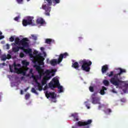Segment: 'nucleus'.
I'll list each match as a JSON object with an SVG mask.
<instances>
[{
    "label": "nucleus",
    "mask_w": 128,
    "mask_h": 128,
    "mask_svg": "<svg viewBox=\"0 0 128 128\" xmlns=\"http://www.w3.org/2000/svg\"><path fill=\"white\" fill-rule=\"evenodd\" d=\"M18 20H20V16H17L14 18V20H16V22H18Z\"/></svg>",
    "instance_id": "38"
},
{
    "label": "nucleus",
    "mask_w": 128,
    "mask_h": 128,
    "mask_svg": "<svg viewBox=\"0 0 128 128\" xmlns=\"http://www.w3.org/2000/svg\"><path fill=\"white\" fill-rule=\"evenodd\" d=\"M89 90H90V92H94V88L92 86H90L89 87Z\"/></svg>",
    "instance_id": "32"
},
{
    "label": "nucleus",
    "mask_w": 128,
    "mask_h": 128,
    "mask_svg": "<svg viewBox=\"0 0 128 128\" xmlns=\"http://www.w3.org/2000/svg\"><path fill=\"white\" fill-rule=\"evenodd\" d=\"M30 0H27L28 2H30Z\"/></svg>",
    "instance_id": "60"
},
{
    "label": "nucleus",
    "mask_w": 128,
    "mask_h": 128,
    "mask_svg": "<svg viewBox=\"0 0 128 128\" xmlns=\"http://www.w3.org/2000/svg\"><path fill=\"white\" fill-rule=\"evenodd\" d=\"M30 68H24V70H22V72H21V74H23V76H26V72H28V70Z\"/></svg>",
    "instance_id": "23"
},
{
    "label": "nucleus",
    "mask_w": 128,
    "mask_h": 128,
    "mask_svg": "<svg viewBox=\"0 0 128 128\" xmlns=\"http://www.w3.org/2000/svg\"><path fill=\"white\" fill-rule=\"evenodd\" d=\"M108 70V65L105 64L102 66V74H106V72Z\"/></svg>",
    "instance_id": "15"
},
{
    "label": "nucleus",
    "mask_w": 128,
    "mask_h": 128,
    "mask_svg": "<svg viewBox=\"0 0 128 128\" xmlns=\"http://www.w3.org/2000/svg\"><path fill=\"white\" fill-rule=\"evenodd\" d=\"M72 66L76 70H80V64H78V62L72 63Z\"/></svg>",
    "instance_id": "14"
},
{
    "label": "nucleus",
    "mask_w": 128,
    "mask_h": 128,
    "mask_svg": "<svg viewBox=\"0 0 128 128\" xmlns=\"http://www.w3.org/2000/svg\"><path fill=\"white\" fill-rule=\"evenodd\" d=\"M6 55L4 54L1 56V60L4 62L5 60H6Z\"/></svg>",
    "instance_id": "30"
},
{
    "label": "nucleus",
    "mask_w": 128,
    "mask_h": 128,
    "mask_svg": "<svg viewBox=\"0 0 128 128\" xmlns=\"http://www.w3.org/2000/svg\"><path fill=\"white\" fill-rule=\"evenodd\" d=\"M79 64L81 66V70L88 72L90 70V66L92 62L90 60H86V59L81 60L78 62Z\"/></svg>",
    "instance_id": "2"
},
{
    "label": "nucleus",
    "mask_w": 128,
    "mask_h": 128,
    "mask_svg": "<svg viewBox=\"0 0 128 128\" xmlns=\"http://www.w3.org/2000/svg\"><path fill=\"white\" fill-rule=\"evenodd\" d=\"M2 32L0 31V36H2Z\"/></svg>",
    "instance_id": "53"
},
{
    "label": "nucleus",
    "mask_w": 128,
    "mask_h": 128,
    "mask_svg": "<svg viewBox=\"0 0 128 128\" xmlns=\"http://www.w3.org/2000/svg\"><path fill=\"white\" fill-rule=\"evenodd\" d=\"M15 71L16 72V74H22V68H14Z\"/></svg>",
    "instance_id": "22"
},
{
    "label": "nucleus",
    "mask_w": 128,
    "mask_h": 128,
    "mask_svg": "<svg viewBox=\"0 0 128 128\" xmlns=\"http://www.w3.org/2000/svg\"><path fill=\"white\" fill-rule=\"evenodd\" d=\"M30 88V87H28L24 89V92H28V90Z\"/></svg>",
    "instance_id": "47"
},
{
    "label": "nucleus",
    "mask_w": 128,
    "mask_h": 128,
    "mask_svg": "<svg viewBox=\"0 0 128 128\" xmlns=\"http://www.w3.org/2000/svg\"><path fill=\"white\" fill-rule=\"evenodd\" d=\"M16 1L18 2V4H22L24 0H16Z\"/></svg>",
    "instance_id": "35"
},
{
    "label": "nucleus",
    "mask_w": 128,
    "mask_h": 128,
    "mask_svg": "<svg viewBox=\"0 0 128 128\" xmlns=\"http://www.w3.org/2000/svg\"><path fill=\"white\" fill-rule=\"evenodd\" d=\"M34 68H36V70H37L38 74H39L40 76H44V69L42 68V67H40V66H38V65H34Z\"/></svg>",
    "instance_id": "8"
},
{
    "label": "nucleus",
    "mask_w": 128,
    "mask_h": 128,
    "mask_svg": "<svg viewBox=\"0 0 128 128\" xmlns=\"http://www.w3.org/2000/svg\"><path fill=\"white\" fill-rule=\"evenodd\" d=\"M46 2H47L48 4L42 5V8L43 10H45V14L47 16H50V10H52V8L50 7V6L52 4V0H46Z\"/></svg>",
    "instance_id": "4"
},
{
    "label": "nucleus",
    "mask_w": 128,
    "mask_h": 128,
    "mask_svg": "<svg viewBox=\"0 0 128 128\" xmlns=\"http://www.w3.org/2000/svg\"><path fill=\"white\" fill-rule=\"evenodd\" d=\"M36 22L38 24H40V26H44V24H46V21L42 18H38Z\"/></svg>",
    "instance_id": "13"
},
{
    "label": "nucleus",
    "mask_w": 128,
    "mask_h": 128,
    "mask_svg": "<svg viewBox=\"0 0 128 128\" xmlns=\"http://www.w3.org/2000/svg\"><path fill=\"white\" fill-rule=\"evenodd\" d=\"M24 76L21 77V80H24Z\"/></svg>",
    "instance_id": "52"
},
{
    "label": "nucleus",
    "mask_w": 128,
    "mask_h": 128,
    "mask_svg": "<svg viewBox=\"0 0 128 128\" xmlns=\"http://www.w3.org/2000/svg\"><path fill=\"white\" fill-rule=\"evenodd\" d=\"M14 68H16V64H14Z\"/></svg>",
    "instance_id": "55"
},
{
    "label": "nucleus",
    "mask_w": 128,
    "mask_h": 128,
    "mask_svg": "<svg viewBox=\"0 0 128 128\" xmlns=\"http://www.w3.org/2000/svg\"><path fill=\"white\" fill-rule=\"evenodd\" d=\"M44 90H48V85L44 86Z\"/></svg>",
    "instance_id": "45"
},
{
    "label": "nucleus",
    "mask_w": 128,
    "mask_h": 128,
    "mask_svg": "<svg viewBox=\"0 0 128 128\" xmlns=\"http://www.w3.org/2000/svg\"><path fill=\"white\" fill-rule=\"evenodd\" d=\"M86 108H88V109L90 108V106L87 104H86Z\"/></svg>",
    "instance_id": "50"
},
{
    "label": "nucleus",
    "mask_w": 128,
    "mask_h": 128,
    "mask_svg": "<svg viewBox=\"0 0 128 128\" xmlns=\"http://www.w3.org/2000/svg\"><path fill=\"white\" fill-rule=\"evenodd\" d=\"M58 88V90H60L58 91L59 94H60V92H64V88H62V86H60H60H57Z\"/></svg>",
    "instance_id": "24"
},
{
    "label": "nucleus",
    "mask_w": 128,
    "mask_h": 128,
    "mask_svg": "<svg viewBox=\"0 0 128 128\" xmlns=\"http://www.w3.org/2000/svg\"><path fill=\"white\" fill-rule=\"evenodd\" d=\"M32 78H33V80L34 81V82H36V84H38V78L34 76H32Z\"/></svg>",
    "instance_id": "31"
},
{
    "label": "nucleus",
    "mask_w": 128,
    "mask_h": 128,
    "mask_svg": "<svg viewBox=\"0 0 128 128\" xmlns=\"http://www.w3.org/2000/svg\"><path fill=\"white\" fill-rule=\"evenodd\" d=\"M15 44H20V38H16Z\"/></svg>",
    "instance_id": "29"
},
{
    "label": "nucleus",
    "mask_w": 128,
    "mask_h": 128,
    "mask_svg": "<svg viewBox=\"0 0 128 128\" xmlns=\"http://www.w3.org/2000/svg\"><path fill=\"white\" fill-rule=\"evenodd\" d=\"M89 50H92L90 48Z\"/></svg>",
    "instance_id": "63"
},
{
    "label": "nucleus",
    "mask_w": 128,
    "mask_h": 128,
    "mask_svg": "<svg viewBox=\"0 0 128 128\" xmlns=\"http://www.w3.org/2000/svg\"><path fill=\"white\" fill-rule=\"evenodd\" d=\"M92 104H100V98L94 96V95L92 96Z\"/></svg>",
    "instance_id": "10"
},
{
    "label": "nucleus",
    "mask_w": 128,
    "mask_h": 128,
    "mask_svg": "<svg viewBox=\"0 0 128 128\" xmlns=\"http://www.w3.org/2000/svg\"><path fill=\"white\" fill-rule=\"evenodd\" d=\"M53 2H54L56 4H60V0H52Z\"/></svg>",
    "instance_id": "41"
},
{
    "label": "nucleus",
    "mask_w": 128,
    "mask_h": 128,
    "mask_svg": "<svg viewBox=\"0 0 128 128\" xmlns=\"http://www.w3.org/2000/svg\"><path fill=\"white\" fill-rule=\"evenodd\" d=\"M67 56H68V52H64V54H61L59 56L58 60L56 61V59H52L50 61V64L51 66H54L58 64H60L61 62H62L63 58H66Z\"/></svg>",
    "instance_id": "3"
},
{
    "label": "nucleus",
    "mask_w": 128,
    "mask_h": 128,
    "mask_svg": "<svg viewBox=\"0 0 128 128\" xmlns=\"http://www.w3.org/2000/svg\"><path fill=\"white\" fill-rule=\"evenodd\" d=\"M114 71H111L110 74L108 72L106 74L108 76H109V78H112V76H114Z\"/></svg>",
    "instance_id": "28"
},
{
    "label": "nucleus",
    "mask_w": 128,
    "mask_h": 128,
    "mask_svg": "<svg viewBox=\"0 0 128 128\" xmlns=\"http://www.w3.org/2000/svg\"><path fill=\"white\" fill-rule=\"evenodd\" d=\"M72 128H76V126H72Z\"/></svg>",
    "instance_id": "57"
},
{
    "label": "nucleus",
    "mask_w": 128,
    "mask_h": 128,
    "mask_svg": "<svg viewBox=\"0 0 128 128\" xmlns=\"http://www.w3.org/2000/svg\"><path fill=\"white\" fill-rule=\"evenodd\" d=\"M6 66V63H4V62L0 64V66Z\"/></svg>",
    "instance_id": "43"
},
{
    "label": "nucleus",
    "mask_w": 128,
    "mask_h": 128,
    "mask_svg": "<svg viewBox=\"0 0 128 128\" xmlns=\"http://www.w3.org/2000/svg\"><path fill=\"white\" fill-rule=\"evenodd\" d=\"M32 92H33L34 94H38V93L36 90V89L34 88H32Z\"/></svg>",
    "instance_id": "33"
},
{
    "label": "nucleus",
    "mask_w": 128,
    "mask_h": 128,
    "mask_svg": "<svg viewBox=\"0 0 128 128\" xmlns=\"http://www.w3.org/2000/svg\"><path fill=\"white\" fill-rule=\"evenodd\" d=\"M106 112H112V110L110 109V108H108V109H106Z\"/></svg>",
    "instance_id": "44"
},
{
    "label": "nucleus",
    "mask_w": 128,
    "mask_h": 128,
    "mask_svg": "<svg viewBox=\"0 0 128 128\" xmlns=\"http://www.w3.org/2000/svg\"><path fill=\"white\" fill-rule=\"evenodd\" d=\"M86 104H88V102H85Z\"/></svg>",
    "instance_id": "62"
},
{
    "label": "nucleus",
    "mask_w": 128,
    "mask_h": 128,
    "mask_svg": "<svg viewBox=\"0 0 128 128\" xmlns=\"http://www.w3.org/2000/svg\"><path fill=\"white\" fill-rule=\"evenodd\" d=\"M20 50V46L18 47L17 46L13 47L12 48V52H18Z\"/></svg>",
    "instance_id": "19"
},
{
    "label": "nucleus",
    "mask_w": 128,
    "mask_h": 128,
    "mask_svg": "<svg viewBox=\"0 0 128 128\" xmlns=\"http://www.w3.org/2000/svg\"><path fill=\"white\" fill-rule=\"evenodd\" d=\"M60 84V81L58 80L53 78L52 80V82H50L49 84V86L52 88V90H54V88H56V86H58Z\"/></svg>",
    "instance_id": "7"
},
{
    "label": "nucleus",
    "mask_w": 128,
    "mask_h": 128,
    "mask_svg": "<svg viewBox=\"0 0 128 128\" xmlns=\"http://www.w3.org/2000/svg\"><path fill=\"white\" fill-rule=\"evenodd\" d=\"M52 40L50 38H46V40L45 42L46 44H52Z\"/></svg>",
    "instance_id": "27"
},
{
    "label": "nucleus",
    "mask_w": 128,
    "mask_h": 128,
    "mask_svg": "<svg viewBox=\"0 0 128 128\" xmlns=\"http://www.w3.org/2000/svg\"><path fill=\"white\" fill-rule=\"evenodd\" d=\"M47 60H48V59Z\"/></svg>",
    "instance_id": "64"
},
{
    "label": "nucleus",
    "mask_w": 128,
    "mask_h": 128,
    "mask_svg": "<svg viewBox=\"0 0 128 128\" xmlns=\"http://www.w3.org/2000/svg\"><path fill=\"white\" fill-rule=\"evenodd\" d=\"M22 63L25 68H28V66L30 65V62H28L26 60H22Z\"/></svg>",
    "instance_id": "17"
},
{
    "label": "nucleus",
    "mask_w": 128,
    "mask_h": 128,
    "mask_svg": "<svg viewBox=\"0 0 128 128\" xmlns=\"http://www.w3.org/2000/svg\"><path fill=\"white\" fill-rule=\"evenodd\" d=\"M28 42V38H23L20 40V46H20V50H24V48H28V46H30Z\"/></svg>",
    "instance_id": "6"
},
{
    "label": "nucleus",
    "mask_w": 128,
    "mask_h": 128,
    "mask_svg": "<svg viewBox=\"0 0 128 128\" xmlns=\"http://www.w3.org/2000/svg\"><path fill=\"white\" fill-rule=\"evenodd\" d=\"M36 84H37L36 86L38 88V90H40V92L42 91V87L44 86H42V84H40V82Z\"/></svg>",
    "instance_id": "20"
},
{
    "label": "nucleus",
    "mask_w": 128,
    "mask_h": 128,
    "mask_svg": "<svg viewBox=\"0 0 128 128\" xmlns=\"http://www.w3.org/2000/svg\"><path fill=\"white\" fill-rule=\"evenodd\" d=\"M105 90H106V88L104 86H102V89L100 90V94L102 96H104V94H105L106 92Z\"/></svg>",
    "instance_id": "21"
},
{
    "label": "nucleus",
    "mask_w": 128,
    "mask_h": 128,
    "mask_svg": "<svg viewBox=\"0 0 128 128\" xmlns=\"http://www.w3.org/2000/svg\"><path fill=\"white\" fill-rule=\"evenodd\" d=\"M44 58L42 57V60L39 62V66H44Z\"/></svg>",
    "instance_id": "26"
},
{
    "label": "nucleus",
    "mask_w": 128,
    "mask_h": 128,
    "mask_svg": "<svg viewBox=\"0 0 128 128\" xmlns=\"http://www.w3.org/2000/svg\"><path fill=\"white\" fill-rule=\"evenodd\" d=\"M103 84L106 86H110V82L108 80H104Z\"/></svg>",
    "instance_id": "25"
},
{
    "label": "nucleus",
    "mask_w": 128,
    "mask_h": 128,
    "mask_svg": "<svg viewBox=\"0 0 128 128\" xmlns=\"http://www.w3.org/2000/svg\"><path fill=\"white\" fill-rule=\"evenodd\" d=\"M46 98H50L52 100L56 98V94H54V92H46Z\"/></svg>",
    "instance_id": "9"
},
{
    "label": "nucleus",
    "mask_w": 128,
    "mask_h": 128,
    "mask_svg": "<svg viewBox=\"0 0 128 128\" xmlns=\"http://www.w3.org/2000/svg\"><path fill=\"white\" fill-rule=\"evenodd\" d=\"M99 108H102V106H99Z\"/></svg>",
    "instance_id": "56"
},
{
    "label": "nucleus",
    "mask_w": 128,
    "mask_h": 128,
    "mask_svg": "<svg viewBox=\"0 0 128 128\" xmlns=\"http://www.w3.org/2000/svg\"><path fill=\"white\" fill-rule=\"evenodd\" d=\"M82 38V37H80V38Z\"/></svg>",
    "instance_id": "58"
},
{
    "label": "nucleus",
    "mask_w": 128,
    "mask_h": 128,
    "mask_svg": "<svg viewBox=\"0 0 128 128\" xmlns=\"http://www.w3.org/2000/svg\"><path fill=\"white\" fill-rule=\"evenodd\" d=\"M2 38H4V36H0V40H2Z\"/></svg>",
    "instance_id": "46"
},
{
    "label": "nucleus",
    "mask_w": 128,
    "mask_h": 128,
    "mask_svg": "<svg viewBox=\"0 0 128 128\" xmlns=\"http://www.w3.org/2000/svg\"><path fill=\"white\" fill-rule=\"evenodd\" d=\"M31 36L33 40H36L38 39V38H36V36L34 35V34H32Z\"/></svg>",
    "instance_id": "36"
},
{
    "label": "nucleus",
    "mask_w": 128,
    "mask_h": 128,
    "mask_svg": "<svg viewBox=\"0 0 128 128\" xmlns=\"http://www.w3.org/2000/svg\"><path fill=\"white\" fill-rule=\"evenodd\" d=\"M14 46H16V44H14Z\"/></svg>",
    "instance_id": "61"
},
{
    "label": "nucleus",
    "mask_w": 128,
    "mask_h": 128,
    "mask_svg": "<svg viewBox=\"0 0 128 128\" xmlns=\"http://www.w3.org/2000/svg\"><path fill=\"white\" fill-rule=\"evenodd\" d=\"M30 94H28V93L26 94L25 96L26 100H28V98H30Z\"/></svg>",
    "instance_id": "34"
},
{
    "label": "nucleus",
    "mask_w": 128,
    "mask_h": 128,
    "mask_svg": "<svg viewBox=\"0 0 128 128\" xmlns=\"http://www.w3.org/2000/svg\"><path fill=\"white\" fill-rule=\"evenodd\" d=\"M32 20H34V17L32 16H28L27 20L24 19L22 20V24L24 26H36V24L32 22Z\"/></svg>",
    "instance_id": "5"
},
{
    "label": "nucleus",
    "mask_w": 128,
    "mask_h": 128,
    "mask_svg": "<svg viewBox=\"0 0 128 128\" xmlns=\"http://www.w3.org/2000/svg\"><path fill=\"white\" fill-rule=\"evenodd\" d=\"M10 72H12V68L10 67Z\"/></svg>",
    "instance_id": "48"
},
{
    "label": "nucleus",
    "mask_w": 128,
    "mask_h": 128,
    "mask_svg": "<svg viewBox=\"0 0 128 128\" xmlns=\"http://www.w3.org/2000/svg\"><path fill=\"white\" fill-rule=\"evenodd\" d=\"M50 78H52V76H44L41 81V84L42 86H45V84H46L48 80H50Z\"/></svg>",
    "instance_id": "11"
},
{
    "label": "nucleus",
    "mask_w": 128,
    "mask_h": 128,
    "mask_svg": "<svg viewBox=\"0 0 128 128\" xmlns=\"http://www.w3.org/2000/svg\"><path fill=\"white\" fill-rule=\"evenodd\" d=\"M10 58H12V55H10V54H8L7 56H6V59L7 60H10Z\"/></svg>",
    "instance_id": "37"
},
{
    "label": "nucleus",
    "mask_w": 128,
    "mask_h": 128,
    "mask_svg": "<svg viewBox=\"0 0 128 128\" xmlns=\"http://www.w3.org/2000/svg\"><path fill=\"white\" fill-rule=\"evenodd\" d=\"M44 72H45V74H46V76H50V74H54L52 75V76H54V72H56V70H52V71H50V70H47Z\"/></svg>",
    "instance_id": "16"
},
{
    "label": "nucleus",
    "mask_w": 128,
    "mask_h": 128,
    "mask_svg": "<svg viewBox=\"0 0 128 128\" xmlns=\"http://www.w3.org/2000/svg\"><path fill=\"white\" fill-rule=\"evenodd\" d=\"M6 50H10V45L8 44H6Z\"/></svg>",
    "instance_id": "42"
},
{
    "label": "nucleus",
    "mask_w": 128,
    "mask_h": 128,
    "mask_svg": "<svg viewBox=\"0 0 128 128\" xmlns=\"http://www.w3.org/2000/svg\"><path fill=\"white\" fill-rule=\"evenodd\" d=\"M14 38L13 36H11L10 38V42H14Z\"/></svg>",
    "instance_id": "39"
},
{
    "label": "nucleus",
    "mask_w": 128,
    "mask_h": 128,
    "mask_svg": "<svg viewBox=\"0 0 128 128\" xmlns=\"http://www.w3.org/2000/svg\"><path fill=\"white\" fill-rule=\"evenodd\" d=\"M71 116L74 118L76 122H78V113L72 114Z\"/></svg>",
    "instance_id": "18"
},
{
    "label": "nucleus",
    "mask_w": 128,
    "mask_h": 128,
    "mask_svg": "<svg viewBox=\"0 0 128 128\" xmlns=\"http://www.w3.org/2000/svg\"><path fill=\"white\" fill-rule=\"evenodd\" d=\"M20 94H24V91L22 90H20Z\"/></svg>",
    "instance_id": "49"
},
{
    "label": "nucleus",
    "mask_w": 128,
    "mask_h": 128,
    "mask_svg": "<svg viewBox=\"0 0 128 128\" xmlns=\"http://www.w3.org/2000/svg\"><path fill=\"white\" fill-rule=\"evenodd\" d=\"M32 72V69H30V72Z\"/></svg>",
    "instance_id": "54"
},
{
    "label": "nucleus",
    "mask_w": 128,
    "mask_h": 128,
    "mask_svg": "<svg viewBox=\"0 0 128 128\" xmlns=\"http://www.w3.org/2000/svg\"><path fill=\"white\" fill-rule=\"evenodd\" d=\"M116 70L119 72L114 75V76L110 80V82L116 86H118L120 84H124V81L120 80V75L123 74H126V70L119 68L116 69Z\"/></svg>",
    "instance_id": "1"
},
{
    "label": "nucleus",
    "mask_w": 128,
    "mask_h": 128,
    "mask_svg": "<svg viewBox=\"0 0 128 128\" xmlns=\"http://www.w3.org/2000/svg\"><path fill=\"white\" fill-rule=\"evenodd\" d=\"M40 50H44V47H41V48H40Z\"/></svg>",
    "instance_id": "51"
},
{
    "label": "nucleus",
    "mask_w": 128,
    "mask_h": 128,
    "mask_svg": "<svg viewBox=\"0 0 128 128\" xmlns=\"http://www.w3.org/2000/svg\"><path fill=\"white\" fill-rule=\"evenodd\" d=\"M113 92H116V91H113Z\"/></svg>",
    "instance_id": "59"
},
{
    "label": "nucleus",
    "mask_w": 128,
    "mask_h": 128,
    "mask_svg": "<svg viewBox=\"0 0 128 128\" xmlns=\"http://www.w3.org/2000/svg\"><path fill=\"white\" fill-rule=\"evenodd\" d=\"M22 50H24V52L26 54H29L30 56V58H32V49L28 48H24V49H22Z\"/></svg>",
    "instance_id": "12"
},
{
    "label": "nucleus",
    "mask_w": 128,
    "mask_h": 128,
    "mask_svg": "<svg viewBox=\"0 0 128 128\" xmlns=\"http://www.w3.org/2000/svg\"><path fill=\"white\" fill-rule=\"evenodd\" d=\"M24 53L21 52V53L20 54V58H24Z\"/></svg>",
    "instance_id": "40"
}]
</instances>
